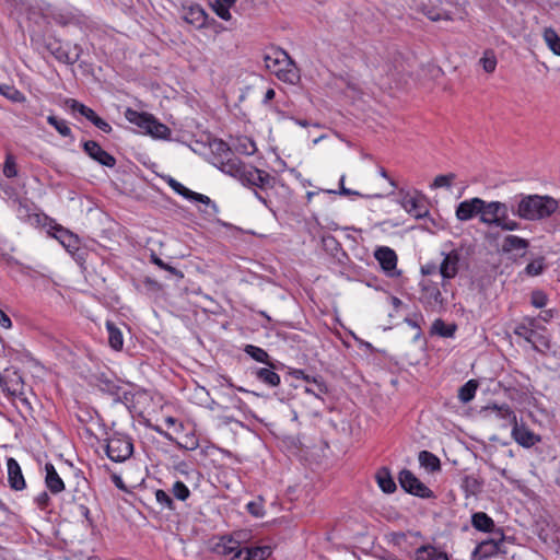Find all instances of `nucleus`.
I'll list each match as a JSON object with an SVG mask.
<instances>
[{"mask_svg": "<svg viewBox=\"0 0 560 560\" xmlns=\"http://www.w3.org/2000/svg\"><path fill=\"white\" fill-rule=\"evenodd\" d=\"M559 202L548 195H521L516 206H512L514 215L526 221H540L557 212Z\"/></svg>", "mask_w": 560, "mask_h": 560, "instance_id": "nucleus-1", "label": "nucleus"}, {"mask_svg": "<svg viewBox=\"0 0 560 560\" xmlns=\"http://www.w3.org/2000/svg\"><path fill=\"white\" fill-rule=\"evenodd\" d=\"M479 221L482 224L500 228L503 231H516L521 226L517 221L509 219V206L501 201L483 200Z\"/></svg>", "mask_w": 560, "mask_h": 560, "instance_id": "nucleus-2", "label": "nucleus"}, {"mask_svg": "<svg viewBox=\"0 0 560 560\" xmlns=\"http://www.w3.org/2000/svg\"><path fill=\"white\" fill-rule=\"evenodd\" d=\"M266 68L273 72L281 81L294 83L299 80V74L294 62L289 54L283 49H272L264 57Z\"/></svg>", "mask_w": 560, "mask_h": 560, "instance_id": "nucleus-3", "label": "nucleus"}, {"mask_svg": "<svg viewBox=\"0 0 560 560\" xmlns=\"http://www.w3.org/2000/svg\"><path fill=\"white\" fill-rule=\"evenodd\" d=\"M106 455L115 463L126 462L133 454L132 439L120 432H113L106 440Z\"/></svg>", "mask_w": 560, "mask_h": 560, "instance_id": "nucleus-4", "label": "nucleus"}, {"mask_svg": "<svg viewBox=\"0 0 560 560\" xmlns=\"http://www.w3.org/2000/svg\"><path fill=\"white\" fill-rule=\"evenodd\" d=\"M0 387L8 396L19 398L23 404L30 405L23 377L16 370L5 369L0 373Z\"/></svg>", "mask_w": 560, "mask_h": 560, "instance_id": "nucleus-5", "label": "nucleus"}, {"mask_svg": "<svg viewBox=\"0 0 560 560\" xmlns=\"http://www.w3.org/2000/svg\"><path fill=\"white\" fill-rule=\"evenodd\" d=\"M420 288L419 301L425 310L432 312L444 310L445 299L438 283L427 280L420 283Z\"/></svg>", "mask_w": 560, "mask_h": 560, "instance_id": "nucleus-6", "label": "nucleus"}, {"mask_svg": "<svg viewBox=\"0 0 560 560\" xmlns=\"http://www.w3.org/2000/svg\"><path fill=\"white\" fill-rule=\"evenodd\" d=\"M451 0H413V8L423 13L431 21H451V12L446 10L445 4Z\"/></svg>", "mask_w": 560, "mask_h": 560, "instance_id": "nucleus-7", "label": "nucleus"}, {"mask_svg": "<svg viewBox=\"0 0 560 560\" xmlns=\"http://www.w3.org/2000/svg\"><path fill=\"white\" fill-rule=\"evenodd\" d=\"M505 542L504 535L498 529L490 539L481 541L472 551V560H482L495 556L500 552L505 553L503 549Z\"/></svg>", "mask_w": 560, "mask_h": 560, "instance_id": "nucleus-8", "label": "nucleus"}, {"mask_svg": "<svg viewBox=\"0 0 560 560\" xmlns=\"http://www.w3.org/2000/svg\"><path fill=\"white\" fill-rule=\"evenodd\" d=\"M97 386L101 392L110 395L115 401L129 404L133 399V394L121 385L120 381L101 376Z\"/></svg>", "mask_w": 560, "mask_h": 560, "instance_id": "nucleus-9", "label": "nucleus"}, {"mask_svg": "<svg viewBox=\"0 0 560 560\" xmlns=\"http://www.w3.org/2000/svg\"><path fill=\"white\" fill-rule=\"evenodd\" d=\"M400 487L408 493L422 499L433 498L432 490L421 482L410 470L402 469L398 477Z\"/></svg>", "mask_w": 560, "mask_h": 560, "instance_id": "nucleus-10", "label": "nucleus"}, {"mask_svg": "<svg viewBox=\"0 0 560 560\" xmlns=\"http://www.w3.org/2000/svg\"><path fill=\"white\" fill-rule=\"evenodd\" d=\"M400 205L410 215L415 217L416 219H421L429 214L425 198L420 194L411 195L409 192H404Z\"/></svg>", "mask_w": 560, "mask_h": 560, "instance_id": "nucleus-11", "label": "nucleus"}, {"mask_svg": "<svg viewBox=\"0 0 560 560\" xmlns=\"http://www.w3.org/2000/svg\"><path fill=\"white\" fill-rule=\"evenodd\" d=\"M443 259L439 266V272L442 276V285L451 279H454L459 270L460 252L458 249H452L448 253H443Z\"/></svg>", "mask_w": 560, "mask_h": 560, "instance_id": "nucleus-12", "label": "nucleus"}, {"mask_svg": "<svg viewBox=\"0 0 560 560\" xmlns=\"http://www.w3.org/2000/svg\"><path fill=\"white\" fill-rule=\"evenodd\" d=\"M272 177L265 171L245 165L238 180L246 186L264 188L270 185Z\"/></svg>", "mask_w": 560, "mask_h": 560, "instance_id": "nucleus-13", "label": "nucleus"}, {"mask_svg": "<svg viewBox=\"0 0 560 560\" xmlns=\"http://www.w3.org/2000/svg\"><path fill=\"white\" fill-rule=\"evenodd\" d=\"M481 207H483V199L479 197L466 199L456 207V218L459 221H469L476 217L480 219Z\"/></svg>", "mask_w": 560, "mask_h": 560, "instance_id": "nucleus-14", "label": "nucleus"}, {"mask_svg": "<svg viewBox=\"0 0 560 560\" xmlns=\"http://www.w3.org/2000/svg\"><path fill=\"white\" fill-rule=\"evenodd\" d=\"M84 152L94 161L106 167H114L116 165V159L108 152L102 149V147L93 140L83 142Z\"/></svg>", "mask_w": 560, "mask_h": 560, "instance_id": "nucleus-15", "label": "nucleus"}, {"mask_svg": "<svg viewBox=\"0 0 560 560\" xmlns=\"http://www.w3.org/2000/svg\"><path fill=\"white\" fill-rule=\"evenodd\" d=\"M511 434L514 441L523 447L528 448L540 442V436L535 434L524 423H514Z\"/></svg>", "mask_w": 560, "mask_h": 560, "instance_id": "nucleus-16", "label": "nucleus"}, {"mask_svg": "<svg viewBox=\"0 0 560 560\" xmlns=\"http://www.w3.org/2000/svg\"><path fill=\"white\" fill-rule=\"evenodd\" d=\"M45 46L59 62L74 65L78 61V55H71L69 48L56 38H49Z\"/></svg>", "mask_w": 560, "mask_h": 560, "instance_id": "nucleus-17", "label": "nucleus"}, {"mask_svg": "<svg viewBox=\"0 0 560 560\" xmlns=\"http://www.w3.org/2000/svg\"><path fill=\"white\" fill-rule=\"evenodd\" d=\"M374 257L387 275H395L394 271L397 267V255L394 249L387 246H381L375 250Z\"/></svg>", "mask_w": 560, "mask_h": 560, "instance_id": "nucleus-18", "label": "nucleus"}, {"mask_svg": "<svg viewBox=\"0 0 560 560\" xmlns=\"http://www.w3.org/2000/svg\"><path fill=\"white\" fill-rule=\"evenodd\" d=\"M8 481L10 487L15 491H21L26 487L24 476L19 463L10 457L7 460Z\"/></svg>", "mask_w": 560, "mask_h": 560, "instance_id": "nucleus-19", "label": "nucleus"}, {"mask_svg": "<svg viewBox=\"0 0 560 560\" xmlns=\"http://www.w3.org/2000/svg\"><path fill=\"white\" fill-rule=\"evenodd\" d=\"M45 485L52 494H59L65 490V482L51 463L45 464Z\"/></svg>", "mask_w": 560, "mask_h": 560, "instance_id": "nucleus-20", "label": "nucleus"}, {"mask_svg": "<svg viewBox=\"0 0 560 560\" xmlns=\"http://www.w3.org/2000/svg\"><path fill=\"white\" fill-rule=\"evenodd\" d=\"M153 115L147 112H138L128 107L125 112V118L132 125H136L147 133L150 124H152Z\"/></svg>", "mask_w": 560, "mask_h": 560, "instance_id": "nucleus-21", "label": "nucleus"}, {"mask_svg": "<svg viewBox=\"0 0 560 560\" xmlns=\"http://www.w3.org/2000/svg\"><path fill=\"white\" fill-rule=\"evenodd\" d=\"M219 163L220 171L237 179L240 178L241 173L245 166V164L233 153L232 155H228L224 159L220 160Z\"/></svg>", "mask_w": 560, "mask_h": 560, "instance_id": "nucleus-22", "label": "nucleus"}, {"mask_svg": "<svg viewBox=\"0 0 560 560\" xmlns=\"http://www.w3.org/2000/svg\"><path fill=\"white\" fill-rule=\"evenodd\" d=\"M471 525L475 529L483 533L494 534L495 524L493 520L485 512H476L471 515Z\"/></svg>", "mask_w": 560, "mask_h": 560, "instance_id": "nucleus-23", "label": "nucleus"}, {"mask_svg": "<svg viewBox=\"0 0 560 560\" xmlns=\"http://www.w3.org/2000/svg\"><path fill=\"white\" fill-rule=\"evenodd\" d=\"M460 487L466 497L478 495L482 491L483 479L478 475H467L463 477Z\"/></svg>", "mask_w": 560, "mask_h": 560, "instance_id": "nucleus-24", "label": "nucleus"}, {"mask_svg": "<svg viewBox=\"0 0 560 560\" xmlns=\"http://www.w3.org/2000/svg\"><path fill=\"white\" fill-rule=\"evenodd\" d=\"M241 545V540L235 537L222 536L219 540L213 545V551L218 555H232L235 549H237Z\"/></svg>", "mask_w": 560, "mask_h": 560, "instance_id": "nucleus-25", "label": "nucleus"}, {"mask_svg": "<svg viewBox=\"0 0 560 560\" xmlns=\"http://www.w3.org/2000/svg\"><path fill=\"white\" fill-rule=\"evenodd\" d=\"M273 368H257L253 371L255 377L269 387H277L280 384V376Z\"/></svg>", "mask_w": 560, "mask_h": 560, "instance_id": "nucleus-26", "label": "nucleus"}, {"mask_svg": "<svg viewBox=\"0 0 560 560\" xmlns=\"http://www.w3.org/2000/svg\"><path fill=\"white\" fill-rule=\"evenodd\" d=\"M457 330V325L452 324H445V322L441 318H438L433 322L430 334L432 336H439L443 338H453L455 336V332Z\"/></svg>", "mask_w": 560, "mask_h": 560, "instance_id": "nucleus-27", "label": "nucleus"}, {"mask_svg": "<svg viewBox=\"0 0 560 560\" xmlns=\"http://www.w3.org/2000/svg\"><path fill=\"white\" fill-rule=\"evenodd\" d=\"M415 557L416 560H448L445 552L438 551L431 545H423L417 548Z\"/></svg>", "mask_w": 560, "mask_h": 560, "instance_id": "nucleus-28", "label": "nucleus"}, {"mask_svg": "<svg viewBox=\"0 0 560 560\" xmlns=\"http://www.w3.org/2000/svg\"><path fill=\"white\" fill-rule=\"evenodd\" d=\"M529 246V242L517 235H508L504 237L502 243V250L504 253H511L514 250H525Z\"/></svg>", "mask_w": 560, "mask_h": 560, "instance_id": "nucleus-29", "label": "nucleus"}, {"mask_svg": "<svg viewBox=\"0 0 560 560\" xmlns=\"http://www.w3.org/2000/svg\"><path fill=\"white\" fill-rule=\"evenodd\" d=\"M376 481L378 487L385 493H393L397 488L389 470L386 467L381 468L376 472Z\"/></svg>", "mask_w": 560, "mask_h": 560, "instance_id": "nucleus-30", "label": "nucleus"}, {"mask_svg": "<svg viewBox=\"0 0 560 560\" xmlns=\"http://www.w3.org/2000/svg\"><path fill=\"white\" fill-rule=\"evenodd\" d=\"M108 332V342L112 349L119 351L124 346V337L121 330L110 320L106 322Z\"/></svg>", "mask_w": 560, "mask_h": 560, "instance_id": "nucleus-31", "label": "nucleus"}, {"mask_svg": "<svg viewBox=\"0 0 560 560\" xmlns=\"http://www.w3.org/2000/svg\"><path fill=\"white\" fill-rule=\"evenodd\" d=\"M54 236L67 248H78V237L70 231L59 226L55 229Z\"/></svg>", "mask_w": 560, "mask_h": 560, "instance_id": "nucleus-32", "label": "nucleus"}, {"mask_svg": "<svg viewBox=\"0 0 560 560\" xmlns=\"http://www.w3.org/2000/svg\"><path fill=\"white\" fill-rule=\"evenodd\" d=\"M418 459L420 465L431 472L441 469V462L439 457L429 451H421Z\"/></svg>", "mask_w": 560, "mask_h": 560, "instance_id": "nucleus-33", "label": "nucleus"}, {"mask_svg": "<svg viewBox=\"0 0 560 560\" xmlns=\"http://www.w3.org/2000/svg\"><path fill=\"white\" fill-rule=\"evenodd\" d=\"M151 120L152 124H150V127L147 130V135L163 140H166L171 137L172 131L166 125L159 121L154 116Z\"/></svg>", "mask_w": 560, "mask_h": 560, "instance_id": "nucleus-34", "label": "nucleus"}, {"mask_svg": "<svg viewBox=\"0 0 560 560\" xmlns=\"http://www.w3.org/2000/svg\"><path fill=\"white\" fill-rule=\"evenodd\" d=\"M66 105L72 112L80 113L82 116H84L91 122H93L98 117L97 114L92 108L85 106L84 104L78 102L77 100L68 98L66 101Z\"/></svg>", "mask_w": 560, "mask_h": 560, "instance_id": "nucleus-35", "label": "nucleus"}, {"mask_svg": "<svg viewBox=\"0 0 560 560\" xmlns=\"http://www.w3.org/2000/svg\"><path fill=\"white\" fill-rule=\"evenodd\" d=\"M305 387V393L314 395L316 398L323 399V395L327 394L328 388L322 376H313L311 383Z\"/></svg>", "mask_w": 560, "mask_h": 560, "instance_id": "nucleus-36", "label": "nucleus"}, {"mask_svg": "<svg viewBox=\"0 0 560 560\" xmlns=\"http://www.w3.org/2000/svg\"><path fill=\"white\" fill-rule=\"evenodd\" d=\"M246 354H248L252 359L257 362L265 363L270 368H273V364L270 362V357L262 348H259L254 345H247L244 348Z\"/></svg>", "mask_w": 560, "mask_h": 560, "instance_id": "nucleus-37", "label": "nucleus"}, {"mask_svg": "<svg viewBox=\"0 0 560 560\" xmlns=\"http://www.w3.org/2000/svg\"><path fill=\"white\" fill-rule=\"evenodd\" d=\"M486 410L495 411L497 416L503 420H506L509 424L513 425L517 422L515 412L510 408L509 405L504 404L502 406L492 405L488 406Z\"/></svg>", "mask_w": 560, "mask_h": 560, "instance_id": "nucleus-38", "label": "nucleus"}, {"mask_svg": "<svg viewBox=\"0 0 560 560\" xmlns=\"http://www.w3.org/2000/svg\"><path fill=\"white\" fill-rule=\"evenodd\" d=\"M478 388V382L476 380H469L458 389V399L467 404L474 399Z\"/></svg>", "mask_w": 560, "mask_h": 560, "instance_id": "nucleus-39", "label": "nucleus"}, {"mask_svg": "<svg viewBox=\"0 0 560 560\" xmlns=\"http://www.w3.org/2000/svg\"><path fill=\"white\" fill-rule=\"evenodd\" d=\"M14 203L16 205L15 212L18 218L22 221L30 222L32 217L35 215L33 213V203L28 202L27 200H16Z\"/></svg>", "mask_w": 560, "mask_h": 560, "instance_id": "nucleus-40", "label": "nucleus"}, {"mask_svg": "<svg viewBox=\"0 0 560 560\" xmlns=\"http://www.w3.org/2000/svg\"><path fill=\"white\" fill-rule=\"evenodd\" d=\"M256 143L248 137H240L236 139L235 151L240 154L253 155L256 152Z\"/></svg>", "mask_w": 560, "mask_h": 560, "instance_id": "nucleus-41", "label": "nucleus"}, {"mask_svg": "<svg viewBox=\"0 0 560 560\" xmlns=\"http://www.w3.org/2000/svg\"><path fill=\"white\" fill-rule=\"evenodd\" d=\"M544 39L547 44V46L550 48V50L560 56V36L557 34V32L551 28H545L544 31Z\"/></svg>", "mask_w": 560, "mask_h": 560, "instance_id": "nucleus-42", "label": "nucleus"}, {"mask_svg": "<svg viewBox=\"0 0 560 560\" xmlns=\"http://www.w3.org/2000/svg\"><path fill=\"white\" fill-rule=\"evenodd\" d=\"M0 94L14 103L25 102V95L13 85H0Z\"/></svg>", "mask_w": 560, "mask_h": 560, "instance_id": "nucleus-43", "label": "nucleus"}, {"mask_svg": "<svg viewBox=\"0 0 560 560\" xmlns=\"http://www.w3.org/2000/svg\"><path fill=\"white\" fill-rule=\"evenodd\" d=\"M189 200L198 201L203 205H206L210 210H205L206 214L213 215L219 212V208L208 196L192 191V194L189 195Z\"/></svg>", "mask_w": 560, "mask_h": 560, "instance_id": "nucleus-44", "label": "nucleus"}, {"mask_svg": "<svg viewBox=\"0 0 560 560\" xmlns=\"http://www.w3.org/2000/svg\"><path fill=\"white\" fill-rule=\"evenodd\" d=\"M47 122L52 126L61 136L71 137L72 131L68 126L67 121L63 119H59L58 117L50 115L47 117Z\"/></svg>", "mask_w": 560, "mask_h": 560, "instance_id": "nucleus-45", "label": "nucleus"}, {"mask_svg": "<svg viewBox=\"0 0 560 560\" xmlns=\"http://www.w3.org/2000/svg\"><path fill=\"white\" fill-rule=\"evenodd\" d=\"M247 560H265L271 555V549L268 546L248 547L247 546Z\"/></svg>", "mask_w": 560, "mask_h": 560, "instance_id": "nucleus-46", "label": "nucleus"}, {"mask_svg": "<svg viewBox=\"0 0 560 560\" xmlns=\"http://www.w3.org/2000/svg\"><path fill=\"white\" fill-rule=\"evenodd\" d=\"M2 172L7 178H14L18 176V165L13 154L8 153L5 155Z\"/></svg>", "mask_w": 560, "mask_h": 560, "instance_id": "nucleus-47", "label": "nucleus"}, {"mask_svg": "<svg viewBox=\"0 0 560 560\" xmlns=\"http://www.w3.org/2000/svg\"><path fill=\"white\" fill-rule=\"evenodd\" d=\"M480 63L487 73H492L497 68V58L492 50H486Z\"/></svg>", "mask_w": 560, "mask_h": 560, "instance_id": "nucleus-48", "label": "nucleus"}, {"mask_svg": "<svg viewBox=\"0 0 560 560\" xmlns=\"http://www.w3.org/2000/svg\"><path fill=\"white\" fill-rule=\"evenodd\" d=\"M172 493L176 499L180 501L187 500L190 495L188 487L183 481L179 480L174 482L172 487Z\"/></svg>", "mask_w": 560, "mask_h": 560, "instance_id": "nucleus-49", "label": "nucleus"}, {"mask_svg": "<svg viewBox=\"0 0 560 560\" xmlns=\"http://www.w3.org/2000/svg\"><path fill=\"white\" fill-rule=\"evenodd\" d=\"M405 323H407L410 327L417 329V334L415 336V340L419 339L421 337V335H422L421 324L424 323V318H423L422 314L416 313V314H413L410 317H406L405 318Z\"/></svg>", "mask_w": 560, "mask_h": 560, "instance_id": "nucleus-50", "label": "nucleus"}, {"mask_svg": "<svg viewBox=\"0 0 560 560\" xmlns=\"http://www.w3.org/2000/svg\"><path fill=\"white\" fill-rule=\"evenodd\" d=\"M544 270H545L544 257H539V258L530 261L525 268L526 273L532 277L540 275Z\"/></svg>", "mask_w": 560, "mask_h": 560, "instance_id": "nucleus-51", "label": "nucleus"}, {"mask_svg": "<svg viewBox=\"0 0 560 560\" xmlns=\"http://www.w3.org/2000/svg\"><path fill=\"white\" fill-rule=\"evenodd\" d=\"M246 509L255 517H262L265 515L264 501L260 497L255 501L248 502Z\"/></svg>", "mask_w": 560, "mask_h": 560, "instance_id": "nucleus-52", "label": "nucleus"}, {"mask_svg": "<svg viewBox=\"0 0 560 560\" xmlns=\"http://www.w3.org/2000/svg\"><path fill=\"white\" fill-rule=\"evenodd\" d=\"M514 334L518 337L524 338L527 342L536 341V331L528 328L525 324H520L514 328Z\"/></svg>", "mask_w": 560, "mask_h": 560, "instance_id": "nucleus-53", "label": "nucleus"}, {"mask_svg": "<svg viewBox=\"0 0 560 560\" xmlns=\"http://www.w3.org/2000/svg\"><path fill=\"white\" fill-rule=\"evenodd\" d=\"M211 7L220 19L224 21H230L232 19L230 9L226 8L220 0H213Z\"/></svg>", "mask_w": 560, "mask_h": 560, "instance_id": "nucleus-54", "label": "nucleus"}, {"mask_svg": "<svg viewBox=\"0 0 560 560\" xmlns=\"http://www.w3.org/2000/svg\"><path fill=\"white\" fill-rule=\"evenodd\" d=\"M155 499H156L158 503H160L163 508H166L168 510L175 509L172 498L164 490H162V489L156 490Z\"/></svg>", "mask_w": 560, "mask_h": 560, "instance_id": "nucleus-55", "label": "nucleus"}, {"mask_svg": "<svg viewBox=\"0 0 560 560\" xmlns=\"http://www.w3.org/2000/svg\"><path fill=\"white\" fill-rule=\"evenodd\" d=\"M455 178V174L450 173L445 175H439L434 178L432 187L433 188H441V187H451L453 180Z\"/></svg>", "mask_w": 560, "mask_h": 560, "instance_id": "nucleus-56", "label": "nucleus"}, {"mask_svg": "<svg viewBox=\"0 0 560 560\" xmlns=\"http://www.w3.org/2000/svg\"><path fill=\"white\" fill-rule=\"evenodd\" d=\"M535 340L536 341H529V343L534 347L535 350L541 351L542 349L550 348V340L538 331H536Z\"/></svg>", "mask_w": 560, "mask_h": 560, "instance_id": "nucleus-57", "label": "nucleus"}, {"mask_svg": "<svg viewBox=\"0 0 560 560\" xmlns=\"http://www.w3.org/2000/svg\"><path fill=\"white\" fill-rule=\"evenodd\" d=\"M168 184L177 194L185 197L186 199H188L189 195L192 194V190L188 189L183 184L173 178L170 179Z\"/></svg>", "mask_w": 560, "mask_h": 560, "instance_id": "nucleus-58", "label": "nucleus"}, {"mask_svg": "<svg viewBox=\"0 0 560 560\" xmlns=\"http://www.w3.org/2000/svg\"><path fill=\"white\" fill-rule=\"evenodd\" d=\"M532 304L537 307V308H541L544 306H546L547 304V296L544 292L541 291H535L533 292L532 294Z\"/></svg>", "mask_w": 560, "mask_h": 560, "instance_id": "nucleus-59", "label": "nucleus"}, {"mask_svg": "<svg viewBox=\"0 0 560 560\" xmlns=\"http://www.w3.org/2000/svg\"><path fill=\"white\" fill-rule=\"evenodd\" d=\"M215 150L218 153L219 161L224 159L228 155H232V153H233L232 150L230 149V147L228 145V143H225L222 140H220L215 143Z\"/></svg>", "mask_w": 560, "mask_h": 560, "instance_id": "nucleus-60", "label": "nucleus"}, {"mask_svg": "<svg viewBox=\"0 0 560 560\" xmlns=\"http://www.w3.org/2000/svg\"><path fill=\"white\" fill-rule=\"evenodd\" d=\"M190 14L192 16L190 22H199L200 25H202L205 23L206 13H205V11L201 8H199V7L191 8L190 9Z\"/></svg>", "mask_w": 560, "mask_h": 560, "instance_id": "nucleus-61", "label": "nucleus"}, {"mask_svg": "<svg viewBox=\"0 0 560 560\" xmlns=\"http://www.w3.org/2000/svg\"><path fill=\"white\" fill-rule=\"evenodd\" d=\"M49 502H50V497L48 495V493L46 491L40 492L35 498V503L37 504V506L40 510H45L49 505Z\"/></svg>", "mask_w": 560, "mask_h": 560, "instance_id": "nucleus-62", "label": "nucleus"}, {"mask_svg": "<svg viewBox=\"0 0 560 560\" xmlns=\"http://www.w3.org/2000/svg\"><path fill=\"white\" fill-rule=\"evenodd\" d=\"M247 546H241L234 550L230 560H247Z\"/></svg>", "mask_w": 560, "mask_h": 560, "instance_id": "nucleus-63", "label": "nucleus"}, {"mask_svg": "<svg viewBox=\"0 0 560 560\" xmlns=\"http://www.w3.org/2000/svg\"><path fill=\"white\" fill-rule=\"evenodd\" d=\"M92 124L105 133H109L112 131L110 125L100 116Z\"/></svg>", "mask_w": 560, "mask_h": 560, "instance_id": "nucleus-64", "label": "nucleus"}]
</instances>
